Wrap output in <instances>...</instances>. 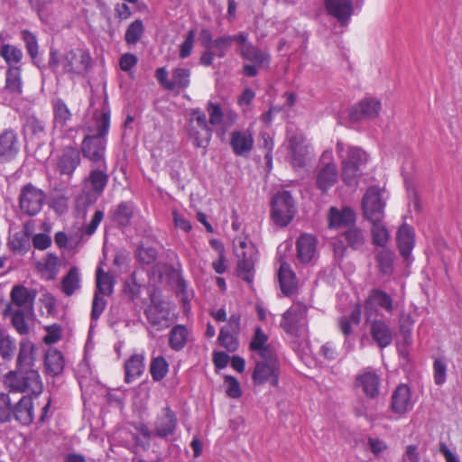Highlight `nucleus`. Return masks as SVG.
I'll return each instance as SVG.
<instances>
[{
	"label": "nucleus",
	"mask_w": 462,
	"mask_h": 462,
	"mask_svg": "<svg viewBox=\"0 0 462 462\" xmlns=\"http://www.w3.org/2000/svg\"><path fill=\"white\" fill-rule=\"evenodd\" d=\"M88 114L92 124L88 125L89 134L81 143V152L85 159L98 168H106V135L110 126V108L105 88L92 91Z\"/></svg>",
	"instance_id": "1"
},
{
	"label": "nucleus",
	"mask_w": 462,
	"mask_h": 462,
	"mask_svg": "<svg viewBox=\"0 0 462 462\" xmlns=\"http://www.w3.org/2000/svg\"><path fill=\"white\" fill-rule=\"evenodd\" d=\"M336 152L341 161V178L348 186L357 184L362 176V169L366 164L367 154L359 147L337 142Z\"/></svg>",
	"instance_id": "2"
},
{
	"label": "nucleus",
	"mask_w": 462,
	"mask_h": 462,
	"mask_svg": "<svg viewBox=\"0 0 462 462\" xmlns=\"http://www.w3.org/2000/svg\"><path fill=\"white\" fill-rule=\"evenodd\" d=\"M62 65L63 71L69 77L81 75L88 70L91 63L89 53L82 49L70 50L59 59L58 51L51 48L49 66L52 70H56L59 64Z\"/></svg>",
	"instance_id": "3"
},
{
	"label": "nucleus",
	"mask_w": 462,
	"mask_h": 462,
	"mask_svg": "<svg viewBox=\"0 0 462 462\" xmlns=\"http://www.w3.org/2000/svg\"><path fill=\"white\" fill-rule=\"evenodd\" d=\"M3 383L10 393L40 394L43 389L40 374L36 369L25 371L16 368V370L10 371L4 376Z\"/></svg>",
	"instance_id": "4"
},
{
	"label": "nucleus",
	"mask_w": 462,
	"mask_h": 462,
	"mask_svg": "<svg viewBox=\"0 0 462 462\" xmlns=\"http://www.w3.org/2000/svg\"><path fill=\"white\" fill-rule=\"evenodd\" d=\"M186 132L196 147H207L213 130L207 121L206 114L196 108L189 110L186 114Z\"/></svg>",
	"instance_id": "5"
},
{
	"label": "nucleus",
	"mask_w": 462,
	"mask_h": 462,
	"mask_svg": "<svg viewBox=\"0 0 462 462\" xmlns=\"http://www.w3.org/2000/svg\"><path fill=\"white\" fill-rule=\"evenodd\" d=\"M308 308L297 302L292 304L282 316L281 328L295 337H305L308 335Z\"/></svg>",
	"instance_id": "6"
},
{
	"label": "nucleus",
	"mask_w": 462,
	"mask_h": 462,
	"mask_svg": "<svg viewBox=\"0 0 462 462\" xmlns=\"http://www.w3.org/2000/svg\"><path fill=\"white\" fill-rule=\"evenodd\" d=\"M235 253L237 257V275L247 282L253 281L256 249L254 245L241 237L234 240Z\"/></svg>",
	"instance_id": "7"
},
{
	"label": "nucleus",
	"mask_w": 462,
	"mask_h": 462,
	"mask_svg": "<svg viewBox=\"0 0 462 462\" xmlns=\"http://www.w3.org/2000/svg\"><path fill=\"white\" fill-rule=\"evenodd\" d=\"M272 218L280 226H286L296 213L295 202L287 190L277 192L272 199Z\"/></svg>",
	"instance_id": "8"
},
{
	"label": "nucleus",
	"mask_w": 462,
	"mask_h": 462,
	"mask_svg": "<svg viewBox=\"0 0 462 462\" xmlns=\"http://www.w3.org/2000/svg\"><path fill=\"white\" fill-rule=\"evenodd\" d=\"M209 125L214 126L217 134L224 139L227 131L237 120V114L229 108H222L219 105L208 102L207 105Z\"/></svg>",
	"instance_id": "9"
},
{
	"label": "nucleus",
	"mask_w": 462,
	"mask_h": 462,
	"mask_svg": "<svg viewBox=\"0 0 462 462\" xmlns=\"http://www.w3.org/2000/svg\"><path fill=\"white\" fill-rule=\"evenodd\" d=\"M280 365L275 355L263 356L257 361L253 372V381L255 384H263L270 382L272 385L277 386L279 383Z\"/></svg>",
	"instance_id": "10"
},
{
	"label": "nucleus",
	"mask_w": 462,
	"mask_h": 462,
	"mask_svg": "<svg viewBox=\"0 0 462 462\" xmlns=\"http://www.w3.org/2000/svg\"><path fill=\"white\" fill-rule=\"evenodd\" d=\"M45 200V193L32 185L27 183L20 191L19 207L21 211L27 216H35L42 208Z\"/></svg>",
	"instance_id": "11"
},
{
	"label": "nucleus",
	"mask_w": 462,
	"mask_h": 462,
	"mask_svg": "<svg viewBox=\"0 0 462 462\" xmlns=\"http://www.w3.org/2000/svg\"><path fill=\"white\" fill-rule=\"evenodd\" d=\"M338 171L337 165L332 161V152L325 151L322 153L320 164L316 174V185L322 192L327 191L337 180Z\"/></svg>",
	"instance_id": "12"
},
{
	"label": "nucleus",
	"mask_w": 462,
	"mask_h": 462,
	"mask_svg": "<svg viewBox=\"0 0 462 462\" xmlns=\"http://www.w3.org/2000/svg\"><path fill=\"white\" fill-rule=\"evenodd\" d=\"M378 309L386 313H392L394 310L393 298L385 291L374 289L369 292L364 304L365 316L366 320H371L378 316Z\"/></svg>",
	"instance_id": "13"
},
{
	"label": "nucleus",
	"mask_w": 462,
	"mask_h": 462,
	"mask_svg": "<svg viewBox=\"0 0 462 462\" xmlns=\"http://www.w3.org/2000/svg\"><path fill=\"white\" fill-rule=\"evenodd\" d=\"M385 202L379 188L370 187L363 197L362 209L364 217L369 221H382L384 216Z\"/></svg>",
	"instance_id": "14"
},
{
	"label": "nucleus",
	"mask_w": 462,
	"mask_h": 462,
	"mask_svg": "<svg viewBox=\"0 0 462 462\" xmlns=\"http://www.w3.org/2000/svg\"><path fill=\"white\" fill-rule=\"evenodd\" d=\"M35 296V291L23 285L14 286L10 293L11 302L6 306L4 313L7 314L8 310H13L32 312Z\"/></svg>",
	"instance_id": "15"
},
{
	"label": "nucleus",
	"mask_w": 462,
	"mask_h": 462,
	"mask_svg": "<svg viewBox=\"0 0 462 462\" xmlns=\"http://www.w3.org/2000/svg\"><path fill=\"white\" fill-rule=\"evenodd\" d=\"M177 426V415L169 406L161 410L152 423L156 437L164 439L175 434Z\"/></svg>",
	"instance_id": "16"
},
{
	"label": "nucleus",
	"mask_w": 462,
	"mask_h": 462,
	"mask_svg": "<svg viewBox=\"0 0 462 462\" xmlns=\"http://www.w3.org/2000/svg\"><path fill=\"white\" fill-rule=\"evenodd\" d=\"M381 102L374 97H365L354 106L349 112V117L356 122L363 119H372L379 115Z\"/></svg>",
	"instance_id": "17"
},
{
	"label": "nucleus",
	"mask_w": 462,
	"mask_h": 462,
	"mask_svg": "<svg viewBox=\"0 0 462 462\" xmlns=\"http://www.w3.org/2000/svg\"><path fill=\"white\" fill-rule=\"evenodd\" d=\"M79 163L80 154L79 150L71 145H67L58 158L56 171L60 175L70 178Z\"/></svg>",
	"instance_id": "18"
},
{
	"label": "nucleus",
	"mask_w": 462,
	"mask_h": 462,
	"mask_svg": "<svg viewBox=\"0 0 462 462\" xmlns=\"http://www.w3.org/2000/svg\"><path fill=\"white\" fill-rule=\"evenodd\" d=\"M288 150L291 162L294 167L305 165L310 151L302 134H293L289 137Z\"/></svg>",
	"instance_id": "19"
},
{
	"label": "nucleus",
	"mask_w": 462,
	"mask_h": 462,
	"mask_svg": "<svg viewBox=\"0 0 462 462\" xmlns=\"http://www.w3.org/2000/svg\"><path fill=\"white\" fill-rule=\"evenodd\" d=\"M366 321L370 323L372 338L380 348H384L392 344L393 333L386 321L377 318Z\"/></svg>",
	"instance_id": "20"
},
{
	"label": "nucleus",
	"mask_w": 462,
	"mask_h": 462,
	"mask_svg": "<svg viewBox=\"0 0 462 462\" xmlns=\"http://www.w3.org/2000/svg\"><path fill=\"white\" fill-rule=\"evenodd\" d=\"M328 14L336 18L341 24L348 23L353 14L351 0H324Z\"/></svg>",
	"instance_id": "21"
},
{
	"label": "nucleus",
	"mask_w": 462,
	"mask_h": 462,
	"mask_svg": "<svg viewBox=\"0 0 462 462\" xmlns=\"http://www.w3.org/2000/svg\"><path fill=\"white\" fill-rule=\"evenodd\" d=\"M51 105L53 110V133L62 136L65 127L71 120L72 114L66 103L60 98L54 99Z\"/></svg>",
	"instance_id": "22"
},
{
	"label": "nucleus",
	"mask_w": 462,
	"mask_h": 462,
	"mask_svg": "<svg viewBox=\"0 0 462 462\" xmlns=\"http://www.w3.org/2000/svg\"><path fill=\"white\" fill-rule=\"evenodd\" d=\"M19 152V143L16 134L12 130H5L0 134V162L13 160Z\"/></svg>",
	"instance_id": "23"
},
{
	"label": "nucleus",
	"mask_w": 462,
	"mask_h": 462,
	"mask_svg": "<svg viewBox=\"0 0 462 462\" xmlns=\"http://www.w3.org/2000/svg\"><path fill=\"white\" fill-rule=\"evenodd\" d=\"M230 145L236 155H248L254 147L253 134L249 130L232 132Z\"/></svg>",
	"instance_id": "24"
},
{
	"label": "nucleus",
	"mask_w": 462,
	"mask_h": 462,
	"mask_svg": "<svg viewBox=\"0 0 462 462\" xmlns=\"http://www.w3.org/2000/svg\"><path fill=\"white\" fill-rule=\"evenodd\" d=\"M145 315L150 324L159 330L169 327V310L162 303L152 300V304L145 310Z\"/></svg>",
	"instance_id": "25"
},
{
	"label": "nucleus",
	"mask_w": 462,
	"mask_h": 462,
	"mask_svg": "<svg viewBox=\"0 0 462 462\" xmlns=\"http://www.w3.org/2000/svg\"><path fill=\"white\" fill-rule=\"evenodd\" d=\"M317 254V241L310 235H301L297 240V257L303 263H310Z\"/></svg>",
	"instance_id": "26"
},
{
	"label": "nucleus",
	"mask_w": 462,
	"mask_h": 462,
	"mask_svg": "<svg viewBox=\"0 0 462 462\" xmlns=\"http://www.w3.org/2000/svg\"><path fill=\"white\" fill-rule=\"evenodd\" d=\"M245 40L246 34L245 32H240L235 35L224 34L217 37L214 40V42L212 44V50H214V52L216 53L217 58L223 59L226 55L234 42H236L238 46L239 43L245 42Z\"/></svg>",
	"instance_id": "27"
},
{
	"label": "nucleus",
	"mask_w": 462,
	"mask_h": 462,
	"mask_svg": "<svg viewBox=\"0 0 462 462\" xmlns=\"http://www.w3.org/2000/svg\"><path fill=\"white\" fill-rule=\"evenodd\" d=\"M412 408L411 391L406 384H400L392 395V410L398 414H403Z\"/></svg>",
	"instance_id": "28"
},
{
	"label": "nucleus",
	"mask_w": 462,
	"mask_h": 462,
	"mask_svg": "<svg viewBox=\"0 0 462 462\" xmlns=\"http://www.w3.org/2000/svg\"><path fill=\"white\" fill-rule=\"evenodd\" d=\"M237 51L243 59L252 61L258 67H263L269 62L270 56L250 43L247 39L245 42L239 43Z\"/></svg>",
	"instance_id": "29"
},
{
	"label": "nucleus",
	"mask_w": 462,
	"mask_h": 462,
	"mask_svg": "<svg viewBox=\"0 0 462 462\" xmlns=\"http://www.w3.org/2000/svg\"><path fill=\"white\" fill-rule=\"evenodd\" d=\"M356 385L361 387L364 393L369 398L379 395L380 378L373 371L367 370L356 377Z\"/></svg>",
	"instance_id": "30"
},
{
	"label": "nucleus",
	"mask_w": 462,
	"mask_h": 462,
	"mask_svg": "<svg viewBox=\"0 0 462 462\" xmlns=\"http://www.w3.org/2000/svg\"><path fill=\"white\" fill-rule=\"evenodd\" d=\"M23 425H29L33 420V404L30 396H23L13 408L12 417Z\"/></svg>",
	"instance_id": "31"
},
{
	"label": "nucleus",
	"mask_w": 462,
	"mask_h": 462,
	"mask_svg": "<svg viewBox=\"0 0 462 462\" xmlns=\"http://www.w3.org/2000/svg\"><path fill=\"white\" fill-rule=\"evenodd\" d=\"M34 345L28 339L20 342V348L16 361V368L28 371L34 369Z\"/></svg>",
	"instance_id": "32"
},
{
	"label": "nucleus",
	"mask_w": 462,
	"mask_h": 462,
	"mask_svg": "<svg viewBox=\"0 0 462 462\" xmlns=\"http://www.w3.org/2000/svg\"><path fill=\"white\" fill-rule=\"evenodd\" d=\"M355 219V212L349 208H345L342 210H338L334 207L330 208L328 215V223L330 227H346L354 224Z\"/></svg>",
	"instance_id": "33"
},
{
	"label": "nucleus",
	"mask_w": 462,
	"mask_h": 462,
	"mask_svg": "<svg viewBox=\"0 0 462 462\" xmlns=\"http://www.w3.org/2000/svg\"><path fill=\"white\" fill-rule=\"evenodd\" d=\"M397 243L400 254L408 259L414 246V234L408 225H402L397 232Z\"/></svg>",
	"instance_id": "34"
},
{
	"label": "nucleus",
	"mask_w": 462,
	"mask_h": 462,
	"mask_svg": "<svg viewBox=\"0 0 462 462\" xmlns=\"http://www.w3.org/2000/svg\"><path fill=\"white\" fill-rule=\"evenodd\" d=\"M134 206L131 201H123L110 210L111 218L121 226L130 224L134 216Z\"/></svg>",
	"instance_id": "35"
},
{
	"label": "nucleus",
	"mask_w": 462,
	"mask_h": 462,
	"mask_svg": "<svg viewBox=\"0 0 462 462\" xmlns=\"http://www.w3.org/2000/svg\"><path fill=\"white\" fill-rule=\"evenodd\" d=\"M44 367L46 374L49 375L57 376L60 374L64 369L62 354L57 349H49L45 354Z\"/></svg>",
	"instance_id": "36"
},
{
	"label": "nucleus",
	"mask_w": 462,
	"mask_h": 462,
	"mask_svg": "<svg viewBox=\"0 0 462 462\" xmlns=\"http://www.w3.org/2000/svg\"><path fill=\"white\" fill-rule=\"evenodd\" d=\"M108 175L106 173V168H98L96 170H92L89 172L88 179L86 180L87 185L88 184L91 191L97 197L100 196L108 182Z\"/></svg>",
	"instance_id": "37"
},
{
	"label": "nucleus",
	"mask_w": 462,
	"mask_h": 462,
	"mask_svg": "<svg viewBox=\"0 0 462 462\" xmlns=\"http://www.w3.org/2000/svg\"><path fill=\"white\" fill-rule=\"evenodd\" d=\"M144 357L143 355H133L125 365V381L130 383L139 378L144 371Z\"/></svg>",
	"instance_id": "38"
},
{
	"label": "nucleus",
	"mask_w": 462,
	"mask_h": 462,
	"mask_svg": "<svg viewBox=\"0 0 462 462\" xmlns=\"http://www.w3.org/2000/svg\"><path fill=\"white\" fill-rule=\"evenodd\" d=\"M281 289L285 295L293 293L296 288V276L287 263H282L278 272Z\"/></svg>",
	"instance_id": "39"
},
{
	"label": "nucleus",
	"mask_w": 462,
	"mask_h": 462,
	"mask_svg": "<svg viewBox=\"0 0 462 462\" xmlns=\"http://www.w3.org/2000/svg\"><path fill=\"white\" fill-rule=\"evenodd\" d=\"M268 337L264 334L261 328H256L254 335L250 343V349L257 352L261 357L274 355L272 348L267 345Z\"/></svg>",
	"instance_id": "40"
},
{
	"label": "nucleus",
	"mask_w": 462,
	"mask_h": 462,
	"mask_svg": "<svg viewBox=\"0 0 462 462\" xmlns=\"http://www.w3.org/2000/svg\"><path fill=\"white\" fill-rule=\"evenodd\" d=\"M61 291L66 296H71L80 288V275L78 267H71L61 281Z\"/></svg>",
	"instance_id": "41"
},
{
	"label": "nucleus",
	"mask_w": 462,
	"mask_h": 462,
	"mask_svg": "<svg viewBox=\"0 0 462 462\" xmlns=\"http://www.w3.org/2000/svg\"><path fill=\"white\" fill-rule=\"evenodd\" d=\"M189 331L183 325L173 327L169 335V346L175 351L181 350L187 344Z\"/></svg>",
	"instance_id": "42"
},
{
	"label": "nucleus",
	"mask_w": 462,
	"mask_h": 462,
	"mask_svg": "<svg viewBox=\"0 0 462 462\" xmlns=\"http://www.w3.org/2000/svg\"><path fill=\"white\" fill-rule=\"evenodd\" d=\"M376 262L380 273L390 275L393 272V253L391 250L382 248L377 251Z\"/></svg>",
	"instance_id": "43"
},
{
	"label": "nucleus",
	"mask_w": 462,
	"mask_h": 462,
	"mask_svg": "<svg viewBox=\"0 0 462 462\" xmlns=\"http://www.w3.org/2000/svg\"><path fill=\"white\" fill-rule=\"evenodd\" d=\"M38 266L47 280H53L59 273L60 261L55 254L50 253Z\"/></svg>",
	"instance_id": "44"
},
{
	"label": "nucleus",
	"mask_w": 462,
	"mask_h": 462,
	"mask_svg": "<svg viewBox=\"0 0 462 462\" xmlns=\"http://www.w3.org/2000/svg\"><path fill=\"white\" fill-rule=\"evenodd\" d=\"M8 245L14 252L25 253L30 246V239L27 233L21 230L11 235Z\"/></svg>",
	"instance_id": "45"
},
{
	"label": "nucleus",
	"mask_w": 462,
	"mask_h": 462,
	"mask_svg": "<svg viewBox=\"0 0 462 462\" xmlns=\"http://www.w3.org/2000/svg\"><path fill=\"white\" fill-rule=\"evenodd\" d=\"M372 223L373 243L382 248H384L389 241V231L382 221H370Z\"/></svg>",
	"instance_id": "46"
},
{
	"label": "nucleus",
	"mask_w": 462,
	"mask_h": 462,
	"mask_svg": "<svg viewBox=\"0 0 462 462\" xmlns=\"http://www.w3.org/2000/svg\"><path fill=\"white\" fill-rule=\"evenodd\" d=\"M114 281L113 277L105 273L102 268L97 270V292L103 295H109L113 292Z\"/></svg>",
	"instance_id": "47"
},
{
	"label": "nucleus",
	"mask_w": 462,
	"mask_h": 462,
	"mask_svg": "<svg viewBox=\"0 0 462 462\" xmlns=\"http://www.w3.org/2000/svg\"><path fill=\"white\" fill-rule=\"evenodd\" d=\"M169 371V364L163 356L152 358L150 365V373L154 381L162 380Z\"/></svg>",
	"instance_id": "48"
},
{
	"label": "nucleus",
	"mask_w": 462,
	"mask_h": 462,
	"mask_svg": "<svg viewBox=\"0 0 462 462\" xmlns=\"http://www.w3.org/2000/svg\"><path fill=\"white\" fill-rule=\"evenodd\" d=\"M16 348L15 340L7 333L0 330V356L4 360L10 361Z\"/></svg>",
	"instance_id": "49"
},
{
	"label": "nucleus",
	"mask_w": 462,
	"mask_h": 462,
	"mask_svg": "<svg viewBox=\"0 0 462 462\" xmlns=\"http://www.w3.org/2000/svg\"><path fill=\"white\" fill-rule=\"evenodd\" d=\"M341 237L353 249H359L365 243V236L362 230L356 226L350 227L346 230Z\"/></svg>",
	"instance_id": "50"
},
{
	"label": "nucleus",
	"mask_w": 462,
	"mask_h": 462,
	"mask_svg": "<svg viewBox=\"0 0 462 462\" xmlns=\"http://www.w3.org/2000/svg\"><path fill=\"white\" fill-rule=\"evenodd\" d=\"M144 27L142 20L136 19L129 24L125 34V40L128 44L137 43L143 34Z\"/></svg>",
	"instance_id": "51"
},
{
	"label": "nucleus",
	"mask_w": 462,
	"mask_h": 462,
	"mask_svg": "<svg viewBox=\"0 0 462 462\" xmlns=\"http://www.w3.org/2000/svg\"><path fill=\"white\" fill-rule=\"evenodd\" d=\"M22 38L25 43L28 54L31 56L32 62L39 66L37 61L38 56V42L36 36L28 30L22 31Z\"/></svg>",
	"instance_id": "52"
},
{
	"label": "nucleus",
	"mask_w": 462,
	"mask_h": 462,
	"mask_svg": "<svg viewBox=\"0 0 462 462\" xmlns=\"http://www.w3.org/2000/svg\"><path fill=\"white\" fill-rule=\"evenodd\" d=\"M32 312H23L18 310H8L5 316L10 315L12 317V322L16 330L23 335L29 330L28 326L25 322V318L32 315Z\"/></svg>",
	"instance_id": "53"
},
{
	"label": "nucleus",
	"mask_w": 462,
	"mask_h": 462,
	"mask_svg": "<svg viewBox=\"0 0 462 462\" xmlns=\"http://www.w3.org/2000/svg\"><path fill=\"white\" fill-rule=\"evenodd\" d=\"M1 57L8 65L17 64L23 58L22 51L14 45L3 44L0 50Z\"/></svg>",
	"instance_id": "54"
},
{
	"label": "nucleus",
	"mask_w": 462,
	"mask_h": 462,
	"mask_svg": "<svg viewBox=\"0 0 462 462\" xmlns=\"http://www.w3.org/2000/svg\"><path fill=\"white\" fill-rule=\"evenodd\" d=\"M414 320L409 314H402L400 318V332L406 345L411 343V330Z\"/></svg>",
	"instance_id": "55"
},
{
	"label": "nucleus",
	"mask_w": 462,
	"mask_h": 462,
	"mask_svg": "<svg viewBox=\"0 0 462 462\" xmlns=\"http://www.w3.org/2000/svg\"><path fill=\"white\" fill-rule=\"evenodd\" d=\"M232 332L227 328H222L218 336L219 344L230 352L236 351L238 346L237 340Z\"/></svg>",
	"instance_id": "56"
},
{
	"label": "nucleus",
	"mask_w": 462,
	"mask_h": 462,
	"mask_svg": "<svg viewBox=\"0 0 462 462\" xmlns=\"http://www.w3.org/2000/svg\"><path fill=\"white\" fill-rule=\"evenodd\" d=\"M190 70L186 68H177L172 72L170 87H187L189 84Z\"/></svg>",
	"instance_id": "57"
},
{
	"label": "nucleus",
	"mask_w": 462,
	"mask_h": 462,
	"mask_svg": "<svg viewBox=\"0 0 462 462\" xmlns=\"http://www.w3.org/2000/svg\"><path fill=\"white\" fill-rule=\"evenodd\" d=\"M13 408L7 393H0V422H7L12 418Z\"/></svg>",
	"instance_id": "58"
},
{
	"label": "nucleus",
	"mask_w": 462,
	"mask_h": 462,
	"mask_svg": "<svg viewBox=\"0 0 462 462\" xmlns=\"http://www.w3.org/2000/svg\"><path fill=\"white\" fill-rule=\"evenodd\" d=\"M434 382L437 385H442L446 382L447 365L441 359H436L433 364Z\"/></svg>",
	"instance_id": "59"
},
{
	"label": "nucleus",
	"mask_w": 462,
	"mask_h": 462,
	"mask_svg": "<svg viewBox=\"0 0 462 462\" xmlns=\"http://www.w3.org/2000/svg\"><path fill=\"white\" fill-rule=\"evenodd\" d=\"M157 252L152 247H139L136 252L138 261L143 264H151L156 259Z\"/></svg>",
	"instance_id": "60"
},
{
	"label": "nucleus",
	"mask_w": 462,
	"mask_h": 462,
	"mask_svg": "<svg viewBox=\"0 0 462 462\" xmlns=\"http://www.w3.org/2000/svg\"><path fill=\"white\" fill-rule=\"evenodd\" d=\"M195 40V31L189 30L185 37V40L180 46V57L185 59L189 57L192 51L193 44Z\"/></svg>",
	"instance_id": "61"
},
{
	"label": "nucleus",
	"mask_w": 462,
	"mask_h": 462,
	"mask_svg": "<svg viewBox=\"0 0 462 462\" xmlns=\"http://www.w3.org/2000/svg\"><path fill=\"white\" fill-rule=\"evenodd\" d=\"M21 69L17 66H11L6 71L5 87H21Z\"/></svg>",
	"instance_id": "62"
},
{
	"label": "nucleus",
	"mask_w": 462,
	"mask_h": 462,
	"mask_svg": "<svg viewBox=\"0 0 462 462\" xmlns=\"http://www.w3.org/2000/svg\"><path fill=\"white\" fill-rule=\"evenodd\" d=\"M225 385L226 393L230 398H238L241 396L240 385L235 377L226 376Z\"/></svg>",
	"instance_id": "63"
},
{
	"label": "nucleus",
	"mask_w": 462,
	"mask_h": 462,
	"mask_svg": "<svg viewBox=\"0 0 462 462\" xmlns=\"http://www.w3.org/2000/svg\"><path fill=\"white\" fill-rule=\"evenodd\" d=\"M106 304V300L104 297L96 292L92 302L91 317L93 319H97L100 317L105 310Z\"/></svg>",
	"instance_id": "64"
}]
</instances>
